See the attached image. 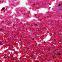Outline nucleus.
<instances>
[{
	"instance_id": "20e7f679",
	"label": "nucleus",
	"mask_w": 62,
	"mask_h": 62,
	"mask_svg": "<svg viewBox=\"0 0 62 62\" xmlns=\"http://www.w3.org/2000/svg\"><path fill=\"white\" fill-rule=\"evenodd\" d=\"M1 30H2V29H0V31H1Z\"/></svg>"
},
{
	"instance_id": "7ed1b4c3",
	"label": "nucleus",
	"mask_w": 62,
	"mask_h": 62,
	"mask_svg": "<svg viewBox=\"0 0 62 62\" xmlns=\"http://www.w3.org/2000/svg\"><path fill=\"white\" fill-rule=\"evenodd\" d=\"M5 9V8H2V10H3Z\"/></svg>"
},
{
	"instance_id": "39448f33",
	"label": "nucleus",
	"mask_w": 62,
	"mask_h": 62,
	"mask_svg": "<svg viewBox=\"0 0 62 62\" xmlns=\"http://www.w3.org/2000/svg\"><path fill=\"white\" fill-rule=\"evenodd\" d=\"M61 31V30H60V31Z\"/></svg>"
},
{
	"instance_id": "423d86ee",
	"label": "nucleus",
	"mask_w": 62,
	"mask_h": 62,
	"mask_svg": "<svg viewBox=\"0 0 62 62\" xmlns=\"http://www.w3.org/2000/svg\"><path fill=\"white\" fill-rule=\"evenodd\" d=\"M0 43V44H2V43Z\"/></svg>"
},
{
	"instance_id": "f03ea898",
	"label": "nucleus",
	"mask_w": 62,
	"mask_h": 62,
	"mask_svg": "<svg viewBox=\"0 0 62 62\" xmlns=\"http://www.w3.org/2000/svg\"><path fill=\"white\" fill-rule=\"evenodd\" d=\"M61 6V4H59L58 5V7H60V6Z\"/></svg>"
},
{
	"instance_id": "f257e3e1",
	"label": "nucleus",
	"mask_w": 62,
	"mask_h": 62,
	"mask_svg": "<svg viewBox=\"0 0 62 62\" xmlns=\"http://www.w3.org/2000/svg\"><path fill=\"white\" fill-rule=\"evenodd\" d=\"M58 54H59V55H60L61 54L60 53H58Z\"/></svg>"
}]
</instances>
